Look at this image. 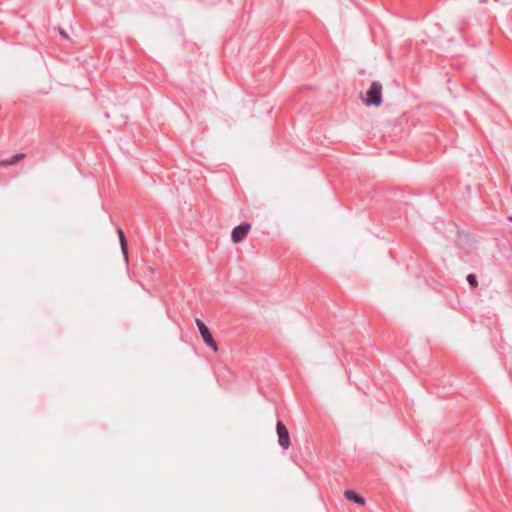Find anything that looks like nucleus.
Instances as JSON below:
<instances>
[{
	"mask_svg": "<svg viewBox=\"0 0 512 512\" xmlns=\"http://www.w3.org/2000/svg\"><path fill=\"white\" fill-rule=\"evenodd\" d=\"M363 101L366 106L378 107L382 104V84L379 81H373L371 83Z\"/></svg>",
	"mask_w": 512,
	"mask_h": 512,
	"instance_id": "nucleus-1",
	"label": "nucleus"
},
{
	"mask_svg": "<svg viewBox=\"0 0 512 512\" xmlns=\"http://www.w3.org/2000/svg\"><path fill=\"white\" fill-rule=\"evenodd\" d=\"M117 234H118V237H119V242H120V246H121V250H122V253L124 255V258H125L126 261H128V248H127V242H126L125 234H124V232H123V230L121 228L117 229Z\"/></svg>",
	"mask_w": 512,
	"mask_h": 512,
	"instance_id": "nucleus-5",
	"label": "nucleus"
},
{
	"mask_svg": "<svg viewBox=\"0 0 512 512\" xmlns=\"http://www.w3.org/2000/svg\"><path fill=\"white\" fill-rule=\"evenodd\" d=\"M251 229V224L243 222L240 225L233 228L231 232V239L234 243L242 242L248 235Z\"/></svg>",
	"mask_w": 512,
	"mask_h": 512,
	"instance_id": "nucleus-3",
	"label": "nucleus"
},
{
	"mask_svg": "<svg viewBox=\"0 0 512 512\" xmlns=\"http://www.w3.org/2000/svg\"><path fill=\"white\" fill-rule=\"evenodd\" d=\"M344 495L348 500L353 501L359 505H363L365 503V500L362 496L356 494L355 492H353L351 490L345 491Z\"/></svg>",
	"mask_w": 512,
	"mask_h": 512,
	"instance_id": "nucleus-6",
	"label": "nucleus"
},
{
	"mask_svg": "<svg viewBox=\"0 0 512 512\" xmlns=\"http://www.w3.org/2000/svg\"><path fill=\"white\" fill-rule=\"evenodd\" d=\"M508 219H509L510 221H512V216H509V217H508Z\"/></svg>",
	"mask_w": 512,
	"mask_h": 512,
	"instance_id": "nucleus-9",
	"label": "nucleus"
},
{
	"mask_svg": "<svg viewBox=\"0 0 512 512\" xmlns=\"http://www.w3.org/2000/svg\"><path fill=\"white\" fill-rule=\"evenodd\" d=\"M25 157V154L24 153H17L15 155H13L11 158L7 159V160H4L2 161V164L4 166H9V165H14L16 164L18 161H20L21 159H23Z\"/></svg>",
	"mask_w": 512,
	"mask_h": 512,
	"instance_id": "nucleus-7",
	"label": "nucleus"
},
{
	"mask_svg": "<svg viewBox=\"0 0 512 512\" xmlns=\"http://www.w3.org/2000/svg\"><path fill=\"white\" fill-rule=\"evenodd\" d=\"M276 432L278 435V443L283 449H288L291 442H290V435L288 432V429L284 425L282 421H278L276 424Z\"/></svg>",
	"mask_w": 512,
	"mask_h": 512,
	"instance_id": "nucleus-4",
	"label": "nucleus"
},
{
	"mask_svg": "<svg viewBox=\"0 0 512 512\" xmlns=\"http://www.w3.org/2000/svg\"><path fill=\"white\" fill-rule=\"evenodd\" d=\"M466 280L468 282V284L471 286V288H476L478 286V280H477V276L473 273L471 274H468L467 277H466Z\"/></svg>",
	"mask_w": 512,
	"mask_h": 512,
	"instance_id": "nucleus-8",
	"label": "nucleus"
},
{
	"mask_svg": "<svg viewBox=\"0 0 512 512\" xmlns=\"http://www.w3.org/2000/svg\"><path fill=\"white\" fill-rule=\"evenodd\" d=\"M196 325L198 327V330L200 332V335H201L204 343L208 347H210L214 351H216L218 349V346H217V343L214 340L213 335H212L210 329L208 328V326L200 319H196Z\"/></svg>",
	"mask_w": 512,
	"mask_h": 512,
	"instance_id": "nucleus-2",
	"label": "nucleus"
}]
</instances>
